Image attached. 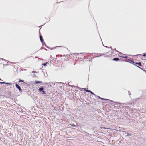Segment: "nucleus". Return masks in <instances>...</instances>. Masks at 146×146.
Listing matches in <instances>:
<instances>
[{
	"instance_id": "1",
	"label": "nucleus",
	"mask_w": 146,
	"mask_h": 146,
	"mask_svg": "<svg viewBox=\"0 0 146 146\" xmlns=\"http://www.w3.org/2000/svg\"><path fill=\"white\" fill-rule=\"evenodd\" d=\"M84 58L85 59L87 58L88 59L87 61L89 62L91 61L92 60V57L90 54H87L86 56H84Z\"/></svg>"
},
{
	"instance_id": "2",
	"label": "nucleus",
	"mask_w": 146,
	"mask_h": 146,
	"mask_svg": "<svg viewBox=\"0 0 146 146\" xmlns=\"http://www.w3.org/2000/svg\"><path fill=\"white\" fill-rule=\"evenodd\" d=\"M16 88L19 89V90L20 91L22 92V89H21L19 85H18L17 84H16Z\"/></svg>"
},
{
	"instance_id": "3",
	"label": "nucleus",
	"mask_w": 146,
	"mask_h": 146,
	"mask_svg": "<svg viewBox=\"0 0 146 146\" xmlns=\"http://www.w3.org/2000/svg\"><path fill=\"white\" fill-rule=\"evenodd\" d=\"M40 40L42 42L44 41V40L42 38V36L41 35H40Z\"/></svg>"
},
{
	"instance_id": "4",
	"label": "nucleus",
	"mask_w": 146,
	"mask_h": 146,
	"mask_svg": "<svg viewBox=\"0 0 146 146\" xmlns=\"http://www.w3.org/2000/svg\"><path fill=\"white\" fill-rule=\"evenodd\" d=\"M41 83H42V82L41 81H35V84Z\"/></svg>"
},
{
	"instance_id": "5",
	"label": "nucleus",
	"mask_w": 146,
	"mask_h": 146,
	"mask_svg": "<svg viewBox=\"0 0 146 146\" xmlns=\"http://www.w3.org/2000/svg\"><path fill=\"white\" fill-rule=\"evenodd\" d=\"M119 60V59L118 58H114L113 59V60L115 61H117Z\"/></svg>"
},
{
	"instance_id": "6",
	"label": "nucleus",
	"mask_w": 146,
	"mask_h": 146,
	"mask_svg": "<svg viewBox=\"0 0 146 146\" xmlns=\"http://www.w3.org/2000/svg\"><path fill=\"white\" fill-rule=\"evenodd\" d=\"M44 90V88L42 87L39 89V90L40 91H42Z\"/></svg>"
},
{
	"instance_id": "7",
	"label": "nucleus",
	"mask_w": 146,
	"mask_h": 146,
	"mask_svg": "<svg viewBox=\"0 0 146 146\" xmlns=\"http://www.w3.org/2000/svg\"><path fill=\"white\" fill-rule=\"evenodd\" d=\"M136 64L140 66H141L142 65L141 62L136 63Z\"/></svg>"
},
{
	"instance_id": "8",
	"label": "nucleus",
	"mask_w": 146,
	"mask_h": 146,
	"mask_svg": "<svg viewBox=\"0 0 146 146\" xmlns=\"http://www.w3.org/2000/svg\"><path fill=\"white\" fill-rule=\"evenodd\" d=\"M84 90H85V91H86V92H90L91 94H93V92H91V91H90V90H85V89Z\"/></svg>"
},
{
	"instance_id": "9",
	"label": "nucleus",
	"mask_w": 146,
	"mask_h": 146,
	"mask_svg": "<svg viewBox=\"0 0 146 146\" xmlns=\"http://www.w3.org/2000/svg\"><path fill=\"white\" fill-rule=\"evenodd\" d=\"M32 73H36V71H33L32 72Z\"/></svg>"
},
{
	"instance_id": "10",
	"label": "nucleus",
	"mask_w": 146,
	"mask_h": 146,
	"mask_svg": "<svg viewBox=\"0 0 146 146\" xmlns=\"http://www.w3.org/2000/svg\"><path fill=\"white\" fill-rule=\"evenodd\" d=\"M19 82H23V81L22 80H19Z\"/></svg>"
},
{
	"instance_id": "11",
	"label": "nucleus",
	"mask_w": 146,
	"mask_h": 146,
	"mask_svg": "<svg viewBox=\"0 0 146 146\" xmlns=\"http://www.w3.org/2000/svg\"><path fill=\"white\" fill-rule=\"evenodd\" d=\"M42 92H43V93L44 94H46V93H45V92L44 91H42Z\"/></svg>"
},
{
	"instance_id": "12",
	"label": "nucleus",
	"mask_w": 146,
	"mask_h": 146,
	"mask_svg": "<svg viewBox=\"0 0 146 146\" xmlns=\"http://www.w3.org/2000/svg\"><path fill=\"white\" fill-rule=\"evenodd\" d=\"M122 57H123V58H127L128 57V56H123Z\"/></svg>"
},
{
	"instance_id": "13",
	"label": "nucleus",
	"mask_w": 146,
	"mask_h": 146,
	"mask_svg": "<svg viewBox=\"0 0 146 146\" xmlns=\"http://www.w3.org/2000/svg\"><path fill=\"white\" fill-rule=\"evenodd\" d=\"M146 56V54H144L143 55V56H144V57H145V56Z\"/></svg>"
},
{
	"instance_id": "14",
	"label": "nucleus",
	"mask_w": 146,
	"mask_h": 146,
	"mask_svg": "<svg viewBox=\"0 0 146 146\" xmlns=\"http://www.w3.org/2000/svg\"><path fill=\"white\" fill-rule=\"evenodd\" d=\"M46 64V63H44V64H43V65L44 66Z\"/></svg>"
},
{
	"instance_id": "15",
	"label": "nucleus",
	"mask_w": 146,
	"mask_h": 146,
	"mask_svg": "<svg viewBox=\"0 0 146 146\" xmlns=\"http://www.w3.org/2000/svg\"><path fill=\"white\" fill-rule=\"evenodd\" d=\"M72 125V126H75V125H73V124H72V125Z\"/></svg>"
},
{
	"instance_id": "16",
	"label": "nucleus",
	"mask_w": 146,
	"mask_h": 146,
	"mask_svg": "<svg viewBox=\"0 0 146 146\" xmlns=\"http://www.w3.org/2000/svg\"><path fill=\"white\" fill-rule=\"evenodd\" d=\"M1 84H5V83L4 82H1Z\"/></svg>"
},
{
	"instance_id": "17",
	"label": "nucleus",
	"mask_w": 146,
	"mask_h": 146,
	"mask_svg": "<svg viewBox=\"0 0 146 146\" xmlns=\"http://www.w3.org/2000/svg\"><path fill=\"white\" fill-rule=\"evenodd\" d=\"M130 60V61H131L132 62H133L132 61H131V60Z\"/></svg>"
},
{
	"instance_id": "18",
	"label": "nucleus",
	"mask_w": 146,
	"mask_h": 146,
	"mask_svg": "<svg viewBox=\"0 0 146 146\" xmlns=\"http://www.w3.org/2000/svg\"><path fill=\"white\" fill-rule=\"evenodd\" d=\"M137 67H138V68H141L139 67H138V66H136Z\"/></svg>"
},
{
	"instance_id": "19",
	"label": "nucleus",
	"mask_w": 146,
	"mask_h": 146,
	"mask_svg": "<svg viewBox=\"0 0 146 146\" xmlns=\"http://www.w3.org/2000/svg\"><path fill=\"white\" fill-rule=\"evenodd\" d=\"M103 128H104V129H106V128H105V127H103Z\"/></svg>"
}]
</instances>
